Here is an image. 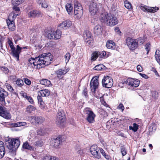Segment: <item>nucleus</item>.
Masks as SVG:
<instances>
[{
  "label": "nucleus",
  "mask_w": 160,
  "mask_h": 160,
  "mask_svg": "<svg viewBox=\"0 0 160 160\" xmlns=\"http://www.w3.org/2000/svg\"><path fill=\"white\" fill-rule=\"evenodd\" d=\"M103 65L102 64L97 65L93 68V69L96 70H101L102 69Z\"/></svg>",
  "instance_id": "43"
},
{
  "label": "nucleus",
  "mask_w": 160,
  "mask_h": 160,
  "mask_svg": "<svg viewBox=\"0 0 160 160\" xmlns=\"http://www.w3.org/2000/svg\"><path fill=\"white\" fill-rule=\"evenodd\" d=\"M101 32V27L100 25H96L94 28V33L97 35L99 34Z\"/></svg>",
  "instance_id": "33"
},
{
  "label": "nucleus",
  "mask_w": 160,
  "mask_h": 160,
  "mask_svg": "<svg viewBox=\"0 0 160 160\" xmlns=\"http://www.w3.org/2000/svg\"><path fill=\"white\" fill-rule=\"evenodd\" d=\"M8 93L2 88L0 87V101L2 103H5V98L8 96Z\"/></svg>",
  "instance_id": "15"
},
{
  "label": "nucleus",
  "mask_w": 160,
  "mask_h": 160,
  "mask_svg": "<svg viewBox=\"0 0 160 160\" xmlns=\"http://www.w3.org/2000/svg\"><path fill=\"white\" fill-rule=\"evenodd\" d=\"M139 75H141V76H142V78H145L147 79L148 78V76L146 74H142V73H139Z\"/></svg>",
  "instance_id": "64"
},
{
  "label": "nucleus",
  "mask_w": 160,
  "mask_h": 160,
  "mask_svg": "<svg viewBox=\"0 0 160 160\" xmlns=\"http://www.w3.org/2000/svg\"><path fill=\"white\" fill-rule=\"evenodd\" d=\"M16 82V84L18 87H21L24 85L23 81L20 78L18 79Z\"/></svg>",
  "instance_id": "37"
},
{
  "label": "nucleus",
  "mask_w": 160,
  "mask_h": 160,
  "mask_svg": "<svg viewBox=\"0 0 160 160\" xmlns=\"http://www.w3.org/2000/svg\"><path fill=\"white\" fill-rule=\"evenodd\" d=\"M35 108L31 105L28 106L27 108V111L29 113H31L32 111L35 110Z\"/></svg>",
  "instance_id": "41"
},
{
  "label": "nucleus",
  "mask_w": 160,
  "mask_h": 160,
  "mask_svg": "<svg viewBox=\"0 0 160 160\" xmlns=\"http://www.w3.org/2000/svg\"><path fill=\"white\" fill-rule=\"evenodd\" d=\"M100 102L102 104L106 107L108 106V105L104 101L103 97H100Z\"/></svg>",
  "instance_id": "48"
},
{
  "label": "nucleus",
  "mask_w": 160,
  "mask_h": 160,
  "mask_svg": "<svg viewBox=\"0 0 160 160\" xmlns=\"http://www.w3.org/2000/svg\"><path fill=\"white\" fill-rule=\"evenodd\" d=\"M4 86H5L7 89L10 92H13L14 94H15L16 93L15 92H13L14 89L8 83H6L4 85Z\"/></svg>",
  "instance_id": "35"
},
{
  "label": "nucleus",
  "mask_w": 160,
  "mask_h": 160,
  "mask_svg": "<svg viewBox=\"0 0 160 160\" xmlns=\"http://www.w3.org/2000/svg\"><path fill=\"white\" fill-rule=\"evenodd\" d=\"M40 83L46 86H49L51 83L50 81L47 79H43L40 81Z\"/></svg>",
  "instance_id": "28"
},
{
  "label": "nucleus",
  "mask_w": 160,
  "mask_h": 160,
  "mask_svg": "<svg viewBox=\"0 0 160 160\" xmlns=\"http://www.w3.org/2000/svg\"><path fill=\"white\" fill-rule=\"evenodd\" d=\"M100 20L102 22H106L110 26H113L118 23V21L116 17L113 15L109 14L106 12L101 14L100 17Z\"/></svg>",
  "instance_id": "2"
},
{
  "label": "nucleus",
  "mask_w": 160,
  "mask_h": 160,
  "mask_svg": "<svg viewBox=\"0 0 160 160\" xmlns=\"http://www.w3.org/2000/svg\"><path fill=\"white\" fill-rule=\"evenodd\" d=\"M90 151L92 154L95 158L99 159L101 157L100 154L98 153L99 150L98 147L96 145H92L90 148Z\"/></svg>",
  "instance_id": "12"
},
{
  "label": "nucleus",
  "mask_w": 160,
  "mask_h": 160,
  "mask_svg": "<svg viewBox=\"0 0 160 160\" xmlns=\"http://www.w3.org/2000/svg\"><path fill=\"white\" fill-rule=\"evenodd\" d=\"M158 92L156 91H153L152 92V97L155 99L157 98L158 97Z\"/></svg>",
  "instance_id": "47"
},
{
  "label": "nucleus",
  "mask_w": 160,
  "mask_h": 160,
  "mask_svg": "<svg viewBox=\"0 0 160 160\" xmlns=\"http://www.w3.org/2000/svg\"><path fill=\"white\" fill-rule=\"evenodd\" d=\"M121 152L123 156H125L126 154V152L123 146H122L121 147Z\"/></svg>",
  "instance_id": "51"
},
{
  "label": "nucleus",
  "mask_w": 160,
  "mask_h": 160,
  "mask_svg": "<svg viewBox=\"0 0 160 160\" xmlns=\"http://www.w3.org/2000/svg\"><path fill=\"white\" fill-rule=\"evenodd\" d=\"M83 35L85 40L86 39H88L92 37L90 32L88 30H86L84 31Z\"/></svg>",
  "instance_id": "26"
},
{
  "label": "nucleus",
  "mask_w": 160,
  "mask_h": 160,
  "mask_svg": "<svg viewBox=\"0 0 160 160\" xmlns=\"http://www.w3.org/2000/svg\"><path fill=\"white\" fill-rule=\"evenodd\" d=\"M24 0H17L13 2L12 3L13 6H17L22 3Z\"/></svg>",
  "instance_id": "44"
},
{
  "label": "nucleus",
  "mask_w": 160,
  "mask_h": 160,
  "mask_svg": "<svg viewBox=\"0 0 160 160\" xmlns=\"http://www.w3.org/2000/svg\"><path fill=\"white\" fill-rule=\"evenodd\" d=\"M0 116L6 119H9L11 118L10 113L2 105H0Z\"/></svg>",
  "instance_id": "11"
},
{
  "label": "nucleus",
  "mask_w": 160,
  "mask_h": 160,
  "mask_svg": "<svg viewBox=\"0 0 160 160\" xmlns=\"http://www.w3.org/2000/svg\"><path fill=\"white\" fill-rule=\"evenodd\" d=\"M83 13V8L81 4L79 2H76L74 5V15L76 16L78 19L82 15Z\"/></svg>",
  "instance_id": "6"
},
{
  "label": "nucleus",
  "mask_w": 160,
  "mask_h": 160,
  "mask_svg": "<svg viewBox=\"0 0 160 160\" xmlns=\"http://www.w3.org/2000/svg\"><path fill=\"white\" fill-rule=\"evenodd\" d=\"M102 83L103 87L108 88H110L113 85V79L108 76H104L102 80Z\"/></svg>",
  "instance_id": "8"
},
{
  "label": "nucleus",
  "mask_w": 160,
  "mask_h": 160,
  "mask_svg": "<svg viewBox=\"0 0 160 160\" xmlns=\"http://www.w3.org/2000/svg\"><path fill=\"white\" fill-rule=\"evenodd\" d=\"M7 23L10 30L13 31L15 29L14 22L13 20H10L9 19L6 20Z\"/></svg>",
  "instance_id": "20"
},
{
  "label": "nucleus",
  "mask_w": 160,
  "mask_h": 160,
  "mask_svg": "<svg viewBox=\"0 0 160 160\" xmlns=\"http://www.w3.org/2000/svg\"><path fill=\"white\" fill-rule=\"evenodd\" d=\"M65 8L68 14L70 15L72 14L73 7L71 3H67L65 5Z\"/></svg>",
  "instance_id": "25"
},
{
  "label": "nucleus",
  "mask_w": 160,
  "mask_h": 160,
  "mask_svg": "<svg viewBox=\"0 0 160 160\" xmlns=\"http://www.w3.org/2000/svg\"><path fill=\"white\" fill-rule=\"evenodd\" d=\"M145 49L147 51V54H148L151 48V44L150 43H148L145 45Z\"/></svg>",
  "instance_id": "45"
},
{
  "label": "nucleus",
  "mask_w": 160,
  "mask_h": 160,
  "mask_svg": "<svg viewBox=\"0 0 160 160\" xmlns=\"http://www.w3.org/2000/svg\"><path fill=\"white\" fill-rule=\"evenodd\" d=\"M2 70L5 73H8V72L9 70L8 68L5 67H2Z\"/></svg>",
  "instance_id": "56"
},
{
  "label": "nucleus",
  "mask_w": 160,
  "mask_h": 160,
  "mask_svg": "<svg viewBox=\"0 0 160 160\" xmlns=\"http://www.w3.org/2000/svg\"><path fill=\"white\" fill-rule=\"evenodd\" d=\"M72 25V22L69 20H67L61 23L58 26V28L61 29H67Z\"/></svg>",
  "instance_id": "14"
},
{
  "label": "nucleus",
  "mask_w": 160,
  "mask_h": 160,
  "mask_svg": "<svg viewBox=\"0 0 160 160\" xmlns=\"http://www.w3.org/2000/svg\"><path fill=\"white\" fill-rule=\"evenodd\" d=\"M136 40H137L138 42V43H139L140 44H142L144 42V40L142 38H139L138 39H135Z\"/></svg>",
  "instance_id": "54"
},
{
  "label": "nucleus",
  "mask_w": 160,
  "mask_h": 160,
  "mask_svg": "<svg viewBox=\"0 0 160 160\" xmlns=\"http://www.w3.org/2000/svg\"><path fill=\"white\" fill-rule=\"evenodd\" d=\"M29 18H34L36 17H39L42 15V13L39 11L36 10L31 11L28 14Z\"/></svg>",
  "instance_id": "19"
},
{
  "label": "nucleus",
  "mask_w": 160,
  "mask_h": 160,
  "mask_svg": "<svg viewBox=\"0 0 160 160\" xmlns=\"http://www.w3.org/2000/svg\"><path fill=\"white\" fill-rule=\"evenodd\" d=\"M13 9L16 13H18L20 11L19 8L18 7H17V6H13Z\"/></svg>",
  "instance_id": "55"
},
{
  "label": "nucleus",
  "mask_w": 160,
  "mask_h": 160,
  "mask_svg": "<svg viewBox=\"0 0 160 160\" xmlns=\"http://www.w3.org/2000/svg\"><path fill=\"white\" fill-rule=\"evenodd\" d=\"M84 112L87 115L86 119L90 123H93L95 121L94 118L96 116L92 110L90 108H86Z\"/></svg>",
  "instance_id": "5"
},
{
  "label": "nucleus",
  "mask_w": 160,
  "mask_h": 160,
  "mask_svg": "<svg viewBox=\"0 0 160 160\" xmlns=\"http://www.w3.org/2000/svg\"><path fill=\"white\" fill-rule=\"evenodd\" d=\"M128 85L133 87H138L140 83V81L137 79L129 78Z\"/></svg>",
  "instance_id": "16"
},
{
  "label": "nucleus",
  "mask_w": 160,
  "mask_h": 160,
  "mask_svg": "<svg viewBox=\"0 0 160 160\" xmlns=\"http://www.w3.org/2000/svg\"><path fill=\"white\" fill-rule=\"evenodd\" d=\"M26 124V123L25 122H18V125L19 127L25 126Z\"/></svg>",
  "instance_id": "60"
},
{
  "label": "nucleus",
  "mask_w": 160,
  "mask_h": 160,
  "mask_svg": "<svg viewBox=\"0 0 160 160\" xmlns=\"http://www.w3.org/2000/svg\"><path fill=\"white\" fill-rule=\"evenodd\" d=\"M38 93L42 97H47L50 94V91L47 89L41 90L38 91Z\"/></svg>",
  "instance_id": "22"
},
{
  "label": "nucleus",
  "mask_w": 160,
  "mask_h": 160,
  "mask_svg": "<svg viewBox=\"0 0 160 160\" xmlns=\"http://www.w3.org/2000/svg\"><path fill=\"white\" fill-rule=\"evenodd\" d=\"M34 120L36 123H37L38 124L41 123L43 121L42 118L41 117H35Z\"/></svg>",
  "instance_id": "40"
},
{
  "label": "nucleus",
  "mask_w": 160,
  "mask_h": 160,
  "mask_svg": "<svg viewBox=\"0 0 160 160\" xmlns=\"http://www.w3.org/2000/svg\"><path fill=\"white\" fill-rule=\"evenodd\" d=\"M8 43L11 48V54L13 57L16 58L17 61H18L19 60V55L21 52L22 48L20 47L19 45H17L16 46V49L13 45L12 38H8Z\"/></svg>",
  "instance_id": "4"
},
{
  "label": "nucleus",
  "mask_w": 160,
  "mask_h": 160,
  "mask_svg": "<svg viewBox=\"0 0 160 160\" xmlns=\"http://www.w3.org/2000/svg\"><path fill=\"white\" fill-rule=\"evenodd\" d=\"M34 58H29L28 60L29 62V63L28 64H30L31 65H32V63L34 62Z\"/></svg>",
  "instance_id": "58"
},
{
  "label": "nucleus",
  "mask_w": 160,
  "mask_h": 160,
  "mask_svg": "<svg viewBox=\"0 0 160 160\" xmlns=\"http://www.w3.org/2000/svg\"><path fill=\"white\" fill-rule=\"evenodd\" d=\"M67 72V71L64 70L60 69L56 71V73L58 78H62V76L66 74Z\"/></svg>",
  "instance_id": "23"
},
{
  "label": "nucleus",
  "mask_w": 160,
  "mask_h": 160,
  "mask_svg": "<svg viewBox=\"0 0 160 160\" xmlns=\"http://www.w3.org/2000/svg\"><path fill=\"white\" fill-rule=\"evenodd\" d=\"M129 78H128L127 80H125L123 81L122 82V83L124 85V84H127L128 85L129 84Z\"/></svg>",
  "instance_id": "61"
},
{
  "label": "nucleus",
  "mask_w": 160,
  "mask_h": 160,
  "mask_svg": "<svg viewBox=\"0 0 160 160\" xmlns=\"http://www.w3.org/2000/svg\"><path fill=\"white\" fill-rule=\"evenodd\" d=\"M41 7L42 8H46L48 7V3L45 1L43 2L41 4Z\"/></svg>",
  "instance_id": "53"
},
{
  "label": "nucleus",
  "mask_w": 160,
  "mask_h": 160,
  "mask_svg": "<svg viewBox=\"0 0 160 160\" xmlns=\"http://www.w3.org/2000/svg\"><path fill=\"white\" fill-rule=\"evenodd\" d=\"M57 117L60 118H66L65 113L63 110L61 108L58 109Z\"/></svg>",
  "instance_id": "29"
},
{
  "label": "nucleus",
  "mask_w": 160,
  "mask_h": 160,
  "mask_svg": "<svg viewBox=\"0 0 160 160\" xmlns=\"http://www.w3.org/2000/svg\"><path fill=\"white\" fill-rule=\"evenodd\" d=\"M53 33L54 34L53 39L57 40L60 38L62 32L60 30L58 29L56 31H54Z\"/></svg>",
  "instance_id": "24"
},
{
  "label": "nucleus",
  "mask_w": 160,
  "mask_h": 160,
  "mask_svg": "<svg viewBox=\"0 0 160 160\" xmlns=\"http://www.w3.org/2000/svg\"><path fill=\"white\" fill-rule=\"evenodd\" d=\"M5 154L4 144L3 142L0 141V159L2 158Z\"/></svg>",
  "instance_id": "21"
},
{
  "label": "nucleus",
  "mask_w": 160,
  "mask_h": 160,
  "mask_svg": "<svg viewBox=\"0 0 160 160\" xmlns=\"http://www.w3.org/2000/svg\"><path fill=\"white\" fill-rule=\"evenodd\" d=\"M99 9L97 4L92 2L90 3L89 8V11L92 15H94L98 12Z\"/></svg>",
  "instance_id": "10"
},
{
  "label": "nucleus",
  "mask_w": 160,
  "mask_h": 160,
  "mask_svg": "<svg viewBox=\"0 0 160 160\" xmlns=\"http://www.w3.org/2000/svg\"><path fill=\"white\" fill-rule=\"evenodd\" d=\"M82 93L86 98L88 97V91L86 88H85L84 90H83Z\"/></svg>",
  "instance_id": "57"
},
{
  "label": "nucleus",
  "mask_w": 160,
  "mask_h": 160,
  "mask_svg": "<svg viewBox=\"0 0 160 160\" xmlns=\"http://www.w3.org/2000/svg\"><path fill=\"white\" fill-rule=\"evenodd\" d=\"M42 96L39 95V94L38 93V96H37V99L38 101V102L40 103L41 106V107H43V104L44 103V102H43L42 100Z\"/></svg>",
  "instance_id": "38"
},
{
  "label": "nucleus",
  "mask_w": 160,
  "mask_h": 160,
  "mask_svg": "<svg viewBox=\"0 0 160 160\" xmlns=\"http://www.w3.org/2000/svg\"><path fill=\"white\" fill-rule=\"evenodd\" d=\"M62 137V136L59 135L55 139L52 140V143L54 142L53 146L55 148H57L62 143L63 140Z\"/></svg>",
  "instance_id": "18"
},
{
  "label": "nucleus",
  "mask_w": 160,
  "mask_h": 160,
  "mask_svg": "<svg viewBox=\"0 0 160 160\" xmlns=\"http://www.w3.org/2000/svg\"><path fill=\"white\" fill-rule=\"evenodd\" d=\"M66 118L57 117L56 123L57 125L60 128L63 127L65 125Z\"/></svg>",
  "instance_id": "17"
},
{
  "label": "nucleus",
  "mask_w": 160,
  "mask_h": 160,
  "mask_svg": "<svg viewBox=\"0 0 160 160\" xmlns=\"http://www.w3.org/2000/svg\"><path fill=\"white\" fill-rule=\"evenodd\" d=\"M125 7L128 9L131 8L132 6L131 3L127 1H125L124 2Z\"/></svg>",
  "instance_id": "42"
},
{
  "label": "nucleus",
  "mask_w": 160,
  "mask_h": 160,
  "mask_svg": "<svg viewBox=\"0 0 160 160\" xmlns=\"http://www.w3.org/2000/svg\"><path fill=\"white\" fill-rule=\"evenodd\" d=\"M54 31L48 30L46 33V36L50 39H53Z\"/></svg>",
  "instance_id": "31"
},
{
  "label": "nucleus",
  "mask_w": 160,
  "mask_h": 160,
  "mask_svg": "<svg viewBox=\"0 0 160 160\" xmlns=\"http://www.w3.org/2000/svg\"><path fill=\"white\" fill-rule=\"evenodd\" d=\"M140 8L144 12L151 13L156 12L159 9V8L158 7H150L147 6H141L140 7Z\"/></svg>",
  "instance_id": "13"
},
{
  "label": "nucleus",
  "mask_w": 160,
  "mask_h": 160,
  "mask_svg": "<svg viewBox=\"0 0 160 160\" xmlns=\"http://www.w3.org/2000/svg\"><path fill=\"white\" fill-rule=\"evenodd\" d=\"M155 57L157 62L160 64V51L159 50H156Z\"/></svg>",
  "instance_id": "34"
},
{
  "label": "nucleus",
  "mask_w": 160,
  "mask_h": 160,
  "mask_svg": "<svg viewBox=\"0 0 160 160\" xmlns=\"http://www.w3.org/2000/svg\"><path fill=\"white\" fill-rule=\"evenodd\" d=\"M50 53H45L39 55L38 57L34 58V62L32 63L34 66V68H43L46 65H48V62L46 60L49 58L50 55Z\"/></svg>",
  "instance_id": "1"
},
{
  "label": "nucleus",
  "mask_w": 160,
  "mask_h": 160,
  "mask_svg": "<svg viewBox=\"0 0 160 160\" xmlns=\"http://www.w3.org/2000/svg\"><path fill=\"white\" fill-rule=\"evenodd\" d=\"M115 32H117L118 34H120L121 33V32L120 31L119 28L118 27L116 28L115 29Z\"/></svg>",
  "instance_id": "63"
},
{
  "label": "nucleus",
  "mask_w": 160,
  "mask_h": 160,
  "mask_svg": "<svg viewBox=\"0 0 160 160\" xmlns=\"http://www.w3.org/2000/svg\"><path fill=\"white\" fill-rule=\"evenodd\" d=\"M126 42L129 48L132 50H134L138 46V42L137 40L128 37L126 40Z\"/></svg>",
  "instance_id": "7"
},
{
  "label": "nucleus",
  "mask_w": 160,
  "mask_h": 160,
  "mask_svg": "<svg viewBox=\"0 0 160 160\" xmlns=\"http://www.w3.org/2000/svg\"><path fill=\"white\" fill-rule=\"evenodd\" d=\"M71 56L69 53H67L65 55V61L66 63L68 62Z\"/></svg>",
  "instance_id": "49"
},
{
  "label": "nucleus",
  "mask_w": 160,
  "mask_h": 160,
  "mask_svg": "<svg viewBox=\"0 0 160 160\" xmlns=\"http://www.w3.org/2000/svg\"><path fill=\"white\" fill-rule=\"evenodd\" d=\"M22 147L25 149L30 150H33L34 148L32 146L30 145L28 141L25 142L23 143Z\"/></svg>",
  "instance_id": "27"
},
{
  "label": "nucleus",
  "mask_w": 160,
  "mask_h": 160,
  "mask_svg": "<svg viewBox=\"0 0 160 160\" xmlns=\"http://www.w3.org/2000/svg\"><path fill=\"white\" fill-rule=\"evenodd\" d=\"M34 145L37 147H42L43 145V143L42 140H38L34 142Z\"/></svg>",
  "instance_id": "39"
},
{
  "label": "nucleus",
  "mask_w": 160,
  "mask_h": 160,
  "mask_svg": "<svg viewBox=\"0 0 160 160\" xmlns=\"http://www.w3.org/2000/svg\"><path fill=\"white\" fill-rule=\"evenodd\" d=\"M138 126L137 124L134 123L133 124V128H132V130L134 132L137 131L138 129Z\"/></svg>",
  "instance_id": "50"
},
{
  "label": "nucleus",
  "mask_w": 160,
  "mask_h": 160,
  "mask_svg": "<svg viewBox=\"0 0 160 160\" xmlns=\"http://www.w3.org/2000/svg\"><path fill=\"white\" fill-rule=\"evenodd\" d=\"M98 76H96L94 77L91 81L90 88L92 91L93 92L95 93L96 89L98 88Z\"/></svg>",
  "instance_id": "9"
},
{
  "label": "nucleus",
  "mask_w": 160,
  "mask_h": 160,
  "mask_svg": "<svg viewBox=\"0 0 160 160\" xmlns=\"http://www.w3.org/2000/svg\"><path fill=\"white\" fill-rule=\"evenodd\" d=\"M137 68L138 71L139 72H142L143 70L142 68L139 65L137 66Z\"/></svg>",
  "instance_id": "59"
},
{
  "label": "nucleus",
  "mask_w": 160,
  "mask_h": 160,
  "mask_svg": "<svg viewBox=\"0 0 160 160\" xmlns=\"http://www.w3.org/2000/svg\"><path fill=\"white\" fill-rule=\"evenodd\" d=\"M100 55V52H99L95 51L93 52L92 54L91 61H94L96 60Z\"/></svg>",
  "instance_id": "32"
},
{
  "label": "nucleus",
  "mask_w": 160,
  "mask_h": 160,
  "mask_svg": "<svg viewBox=\"0 0 160 160\" xmlns=\"http://www.w3.org/2000/svg\"><path fill=\"white\" fill-rule=\"evenodd\" d=\"M37 133L38 135H40V136L43 135L44 133V131L41 128L38 129L37 131Z\"/></svg>",
  "instance_id": "46"
},
{
  "label": "nucleus",
  "mask_w": 160,
  "mask_h": 160,
  "mask_svg": "<svg viewBox=\"0 0 160 160\" xmlns=\"http://www.w3.org/2000/svg\"><path fill=\"white\" fill-rule=\"evenodd\" d=\"M85 42L88 45L92 46L93 45V40L92 37L91 38L88 39H86V40H85Z\"/></svg>",
  "instance_id": "36"
},
{
  "label": "nucleus",
  "mask_w": 160,
  "mask_h": 160,
  "mask_svg": "<svg viewBox=\"0 0 160 160\" xmlns=\"http://www.w3.org/2000/svg\"><path fill=\"white\" fill-rule=\"evenodd\" d=\"M28 100L31 104H33L34 103V101L33 99L30 96Z\"/></svg>",
  "instance_id": "62"
},
{
  "label": "nucleus",
  "mask_w": 160,
  "mask_h": 160,
  "mask_svg": "<svg viewBox=\"0 0 160 160\" xmlns=\"http://www.w3.org/2000/svg\"><path fill=\"white\" fill-rule=\"evenodd\" d=\"M20 144V141L19 139L12 138L9 140L7 147L8 149L9 152L12 155L15 154L16 150L18 148Z\"/></svg>",
  "instance_id": "3"
},
{
  "label": "nucleus",
  "mask_w": 160,
  "mask_h": 160,
  "mask_svg": "<svg viewBox=\"0 0 160 160\" xmlns=\"http://www.w3.org/2000/svg\"><path fill=\"white\" fill-rule=\"evenodd\" d=\"M115 44L112 41H108L106 43V46L108 48L112 49H114Z\"/></svg>",
  "instance_id": "30"
},
{
  "label": "nucleus",
  "mask_w": 160,
  "mask_h": 160,
  "mask_svg": "<svg viewBox=\"0 0 160 160\" xmlns=\"http://www.w3.org/2000/svg\"><path fill=\"white\" fill-rule=\"evenodd\" d=\"M24 82L26 84L28 85H30L31 84V81L29 79L27 78H24Z\"/></svg>",
  "instance_id": "52"
}]
</instances>
